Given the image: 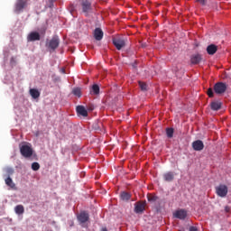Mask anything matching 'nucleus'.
I'll list each match as a JSON object with an SVG mask.
<instances>
[{
  "label": "nucleus",
  "mask_w": 231,
  "mask_h": 231,
  "mask_svg": "<svg viewBox=\"0 0 231 231\" xmlns=\"http://www.w3.org/2000/svg\"><path fill=\"white\" fill-rule=\"evenodd\" d=\"M227 88L226 83L217 82L214 85V91L217 95H223L226 92Z\"/></svg>",
  "instance_id": "3"
},
{
  "label": "nucleus",
  "mask_w": 231,
  "mask_h": 231,
  "mask_svg": "<svg viewBox=\"0 0 231 231\" xmlns=\"http://www.w3.org/2000/svg\"><path fill=\"white\" fill-rule=\"evenodd\" d=\"M207 95L209 97V98H213L214 90L212 88H208V91H207Z\"/></svg>",
  "instance_id": "30"
},
{
  "label": "nucleus",
  "mask_w": 231,
  "mask_h": 231,
  "mask_svg": "<svg viewBox=\"0 0 231 231\" xmlns=\"http://www.w3.org/2000/svg\"><path fill=\"white\" fill-rule=\"evenodd\" d=\"M148 201H157L158 200V197L154 196V195H148Z\"/></svg>",
  "instance_id": "29"
},
{
  "label": "nucleus",
  "mask_w": 231,
  "mask_h": 231,
  "mask_svg": "<svg viewBox=\"0 0 231 231\" xmlns=\"http://www.w3.org/2000/svg\"><path fill=\"white\" fill-rule=\"evenodd\" d=\"M15 60L14 58H11V62H14Z\"/></svg>",
  "instance_id": "33"
},
{
  "label": "nucleus",
  "mask_w": 231,
  "mask_h": 231,
  "mask_svg": "<svg viewBox=\"0 0 231 231\" xmlns=\"http://www.w3.org/2000/svg\"><path fill=\"white\" fill-rule=\"evenodd\" d=\"M163 180L164 181H174V172L172 171H168L166 173L163 174Z\"/></svg>",
  "instance_id": "16"
},
{
  "label": "nucleus",
  "mask_w": 231,
  "mask_h": 231,
  "mask_svg": "<svg viewBox=\"0 0 231 231\" xmlns=\"http://www.w3.org/2000/svg\"><path fill=\"white\" fill-rule=\"evenodd\" d=\"M121 199L123 201H129V199H131V194L128 193V192H125V191L122 192L121 193Z\"/></svg>",
  "instance_id": "23"
},
{
  "label": "nucleus",
  "mask_w": 231,
  "mask_h": 231,
  "mask_svg": "<svg viewBox=\"0 0 231 231\" xmlns=\"http://www.w3.org/2000/svg\"><path fill=\"white\" fill-rule=\"evenodd\" d=\"M91 110H93V107H90Z\"/></svg>",
  "instance_id": "34"
},
{
  "label": "nucleus",
  "mask_w": 231,
  "mask_h": 231,
  "mask_svg": "<svg viewBox=\"0 0 231 231\" xmlns=\"http://www.w3.org/2000/svg\"><path fill=\"white\" fill-rule=\"evenodd\" d=\"M76 111L78 115H80L81 116H88V110L84 106H78Z\"/></svg>",
  "instance_id": "15"
},
{
  "label": "nucleus",
  "mask_w": 231,
  "mask_h": 231,
  "mask_svg": "<svg viewBox=\"0 0 231 231\" xmlns=\"http://www.w3.org/2000/svg\"><path fill=\"white\" fill-rule=\"evenodd\" d=\"M145 210V202L135 203L134 212L135 214H142Z\"/></svg>",
  "instance_id": "12"
},
{
  "label": "nucleus",
  "mask_w": 231,
  "mask_h": 231,
  "mask_svg": "<svg viewBox=\"0 0 231 231\" xmlns=\"http://www.w3.org/2000/svg\"><path fill=\"white\" fill-rule=\"evenodd\" d=\"M189 231H198V227L196 226H190Z\"/></svg>",
  "instance_id": "32"
},
{
  "label": "nucleus",
  "mask_w": 231,
  "mask_h": 231,
  "mask_svg": "<svg viewBox=\"0 0 231 231\" xmlns=\"http://www.w3.org/2000/svg\"><path fill=\"white\" fill-rule=\"evenodd\" d=\"M29 93L31 97L34 99L39 98V97H41V92H39L37 88H31Z\"/></svg>",
  "instance_id": "19"
},
{
  "label": "nucleus",
  "mask_w": 231,
  "mask_h": 231,
  "mask_svg": "<svg viewBox=\"0 0 231 231\" xmlns=\"http://www.w3.org/2000/svg\"><path fill=\"white\" fill-rule=\"evenodd\" d=\"M73 95H75L76 97H82V94L80 92V88H74L73 91H72Z\"/></svg>",
  "instance_id": "27"
},
{
  "label": "nucleus",
  "mask_w": 231,
  "mask_h": 231,
  "mask_svg": "<svg viewBox=\"0 0 231 231\" xmlns=\"http://www.w3.org/2000/svg\"><path fill=\"white\" fill-rule=\"evenodd\" d=\"M14 174V169L13 168H6L5 169V178H10Z\"/></svg>",
  "instance_id": "25"
},
{
  "label": "nucleus",
  "mask_w": 231,
  "mask_h": 231,
  "mask_svg": "<svg viewBox=\"0 0 231 231\" xmlns=\"http://www.w3.org/2000/svg\"><path fill=\"white\" fill-rule=\"evenodd\" d=\"M27 41L29 42H33L35 41H41V34L37 32H32L27 36Z\"/></svg>",
  "instance_id": "11"
},
{
  "label": "nucleus",
  "mask_w": 231,
  "mask_h": 231,
  "mask_svg": "<svg viewBox=\"0 0 231 231\" xmlns=\"http://www.w3.org/2000/svg\"><path fill=\"white\" fill-rule=\"evenodd\" d=\"M26 6H28V0H17L15 3V12L19 14L23 12Z\"/></svg>",
  "instance_id": "5"
},
{
  "label": "nucleus",
  "mask_w": 231,
  "mask_h": 231,
  "mask_svg": "<svg viewBox=\"0 0 231 231\" xmlns=\"http://www.w3.org/2000/svg\"><path fill=\"white\" fill-rule=\"evenodd\" d=\"M217 194L220 198H225L228 194V188L226 185H219L218 187L216 188Z\"/></svg>",
  "instance_id": "6"
},
{
  "label": "nucleus",
  "mask_w": 231,
  "mask_h": 231,
  "mask_svg": "<svg viewBox=\"0 0 231 231\" xmlns=\"http://www.w3.org/2000/svg\"><path fill=\"white\" fill-rule=\"evenodd\" d=\"M192 148L194 151H203V149H205V144L203 143V141L197 140L192 143Z\"/></svg>",
  "instance_id": "9"
},
{
  "label": "nucleus",
  "mask_w": 231,
  "mask_h": 231,
  "mask_svg": "<svg viewBox=\"0 0 231 231\" xmlns=\"http://www.w3.org/2000/svg\"><path fill=\"white\" fill-rule=\"evenodd\" d=\"M15 214H18V216H21V214H24V206L23 205H17L14 208Z\"/></svg>",
  "instance_id": "21"
},
{
  "label": "nucleus",
  "mask_w": 231,
  "mask_h": 231,
  "mask_svg": "<svg viewBox=\"0 0 231 231\" xmlns=\"http://www.w3.org/2000/svg\"><path fill=\"white\" fill-rule=\"evenodd\" d=\"M94 37L96 41H102V39L104 38V32H102V29L96 28L94 31Z\"/></svg>",
  "instance_id": "14"
},
{
  "label": "nucleus",
  "mask_w": 231,
  "mask_h": 231,
  "mask_svg": "<svg viewBox=\"0 0 231 231\" xmlns=\"http://www.w3.org/2000/svg\"><path fill=\"white\" fill-rule=\"evenodd\" d=\"M90 93L91 95H98L100 93V87L97 84L93 85Z\"/></svg>",
  "instance_id": "22"
},
{
  "label": "nucleus",
  "mask_w": 231,
  "mask_h": 231,
  "mask_svg": "<svg viewBox=\"0 0 231 231\" xmlns=\"http://www.w3.org/2000/svg\"><path fill=\"white\" fill-rule=\"evenodd\" d=\"M201 60H203V57L201 56V54H192L190 56V62L193 65L199 64Z\"/></svg>",
  "instance_id": "13"
},
{
  "label": "nucleus",
  "mask_w": 231,
  "mask_h": 231,
  "mask_svg": "<svg viewBox=\"0 0 231 231\" xmlns=\"http://www.w3.org/2000/svg\"><path fill=\"white\" fill-rule=\"evenodd\" d=\"M5 181L7 187H10V189H15V183H14V180H12L11 177H6Z\"/></svg>",
  "instance_id": "20"
},
{
  "label": "nucleus",
  "mask_w": 231,
  "mask_h": 231,
  "mask_svg": "<svg viewBox=\"0 0 231 231\" xmlns=\"http://www.w3.org/2000/svg\"><path fill=\"white\" fill-rule=\"evenodd\" d=\"M20 152L23 158H32L33 156V148L29 143H23L20 145Z\"/></svg>",
  "instance_id": "1"
},
{
  "label": "nucleus",
  "mask_w": 231,
  "mask_h": 231,
  "mask_svg": "<svg viewBox=\"0 0 231 231\" xmlns=\"http://www.w3.org/2000/svg\"><path fill=\"white\" fill-rule=\"evenodd\" d=\"M81 12L84 14L85 17H89L93 14V5L89 0H83L81 2Z\"/></svg>",
  "instance_id": "2"
},
{
  "label": "nucleus",
  "mask_w": 231,
  "mask_h": 231,
  "mask_svg": "<svg viewBox=\"0 0 231 231\" xmlns=\"http://www.w3.org/2000/svg\"><path fill=\"white\" fill-rule=\"evenodd\" d=\"M166 134L169 138H172L174 136V128H167Z\"/></svg>",
  "instance_id": "24"
},
{
  "label": "nucleus",
  "mask_w": 231,
  "mask_h": 231,
  "mask_svg": "<svg viewBox=\"0 0 231 231\" xmlns=\"http://www.w3.org/2000/svg\"><path fill=\"white\" fill-rule=\"evenodd\" d=\"M78 221L80 223H88V221H89V214L86 211L80 212V214L78 215Z\"/></svg>",
  "instance_id": "10"
},
{
  "label": "nucleus",
  "mask_w": 231,
  "mask_h": 231,
  "mask_svg": "<svg viewBox=\"0 0 231 231\" xmlns=\"http://www.w3.org/2000/svg\"><path fill=\"white\" fill-rule=\"evenodd\" d=\"M59 44H60L59 36H53L48 43V48H50V50L55 51L57 48H59Z\"/></svg>",
  "instance_id": "4"
},
{
  "label": "nucleus",
  "mask_w": 231,
  "mask_h": 231,
  "mask_svg": "<svg viewBox=\"0 0 231 231\" xmlns=\"http://www.w3.org/2000/svg\"><path fill=\"white\" fill-rule=\"evenodd\" d=\"M41 169V164L39 162H32V171H39Z\"/></svg>",
  "instance_id": "28"
},
{
  "label": "nucleus",
  "mask_w": 231,
  "mask_h": 231,
  "mask_svg": "<svg viewBox=\"0 0 231 231\" xmlns=\"http://www.w3.org/2000/svg\"><path fill=\"white\" fill-rule=\"evenodd\" d=\"M217 51V47L216 44H210L207 47V53L208 55H215V53Z\"/></svg>",
  "instance_id": "17"
},
{
  "label": "nucleus",
  "mask_w": 231,
  "mask_h": 231,
  "mask_svg": "<svg viewBox=\"0 0 231 231\" xmlns=\"http://www.w3.org/2000/svg\"><path fill=\"white\" fill-rule=\"evenodd\" d=\"M173 217H176V219H186L187 210L178 209L173 213Z\"/></svg>",
  "instance_id": "8"
},
{
  "label": "nucleus",
  "mask_w": 231,
  "mask_h": 231,
  "mask_svg": "<svg viewBox=\"0 0 231 231\" xmlns=\"http://www.w3.org/2000/svg\"><path fill=\"white\" fill-rule=\"evenodd\" d=\"M113 44L116 48V50H122V48L125 47V40L122 38H114Z\"/></svg>",
  "instance_id": "7"
},
{
  "label": "nucleus",
  "mask_w": 231,
  "mask_h": 231,
  "mask_svg": "<svg viewBox=\"0 0 231 231\" xmlns=\"http://www.w3.org/2000/svg\"><path fill=\"white\" fill-rule=\"evenodd\" d=\"M139 88L142 91H147V84L142 81H139Z\"/></svg>",
  "instance_id": "26"
},
{
  "label": "nucleus",
  "mask_w": 231,
  "mask_h": 231,
  "mask_svg": "<svg viewBox=\"0 0 231 231\" xmlns=\"http://www.w3.org/2000/svg\"><path fill=\"white\" fill-rule=\"evenodd\" d=\"M222 103L220 101H213L210 104L212 111H219L221 109Z\"/></svg>",
  "instance_id": "18"
},
{
  "label": "nucleus",
  "mask_w": 231,
  "mask_h": 231,
  "mask_svg": "<svg viewBox=\"0 0 231 231\" xmlns=\"http://www.w3.org/2000/svg\"><path fill=\"white\" fill-rule=\"evenodd\" d=\"M199 5H202V6H205L207 5V0H197Z\"/></svg>",
  "instance_id": "31"
}]
</instances>
